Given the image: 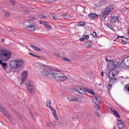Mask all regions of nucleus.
<instances>
[{
    "instance_id": "1",
    "label": "nucleus",
    "mask_w": 129,
    "mask_h": 129,
    "mask_svg": "<svg viewBox=\"0 0 129 129\" xmlns=\"http://www.w3.org/2000/svg\"><path fill=\"white\" fill-rule=\"evenodd\" d=\"M107 62L108 61H110L108 63V68L110 69L111 70L108 74L109 78H112L115 77L118 73L117 70H116L115 68L117 69L118 68H122L120 65V62L117 61L113 62L112 60L106 59Z\"/></svg>"
},
{
    "instance_id": "2",
    "label": "nucleus",
    "mask_w": 129,
    "mask_h": 129,
    "mask_svg": "<svg viewBox=\"0 0 129 129\" xmlns=\"http://www.w3.org/2000/svg\"><path fill=\"white\" fill-rule=\"evenodd\" d=\"M24 64V61L21 59L19 58L11 61L10 65L13 68L17 69L22 68Z\"/></svg>"
},
{
    "instance_id": "3",
    "label": "nucleus",
    "mask_w": 129,
    "mask_h": 129,
    "mask_svg": "<svg viewBox=\"0 0 129 129\" xmlns=\"http://www.w3.org/2000/svg\"><path fill=\"white\" fill-rule=\"evenodd\" d=\"M11 53L9 50L4 48L0 50V58L4 61H7L10 58Z\"/></svg>"
},
{
    "instance_id": "4",
    "label": "nucleus",
    "mask_w": 129,
    "mask_h": 129,
    "mask_svg": "<svg viewBox=\"0 0 129 129\" xmlns=\"http://www.w3.org/2000/svg\"><path fill=\"white\" fill-rule=\"evenodd\" d=\"M120 65L121 67L124 68H129V56L125 57L120 63Z\"/></svg>"
},
{
    "instance_id": "5",
    "label": "nucleus",
    "mask_w": 129,
    "mask_h": 129,
    "mask_svg": "<svg viewBox=\"0 0 129 129\" xmlns=\"http://www.w3.org/2000/svg\"><path fill=\"white\" fill-rule=\"evenodd\" d=\"M54 78L57 81H63L68 79V78L65 76H63L60 73H55Z\"/></svg>"
},
{
    "instance_id": "6",
    "label": "nucleus",
    "mask_w": 129,
    "mask_h": 129,
    "mask_svg": "<svg viewBox=\"0 0 129 129\" xmlns=\"http://www.w3.org/2000/svg\"><path fill=\"white\" fill-rule=\"evenodd\" d=\"M114 8V6H110L106 8L101 12L102 14H107L108 13L112 11Z\"/></svg>"
},
{
    "instance_id": "7",
    "label": "nucleus",
    "mask_w": 129,
    "mask_h": 129,
    "mask_svg": "<svg viewBox=\"0 0 129 129\" xmlns=\"http://www.w3.org/2000/svg\"><path fill=\"white\" fill-rule=\"evenodd\" d=\"M26 85L28 89H33L35 88L33 82L31 81L27 80L26 83Z\"/></svg>"
},
{
    "instance_id": "8",
    "label": "nucleus",
    "mask_w": 129,
    "mask_h": 129,
    "mask_svg": "<svg viewBox=\"0 0 129 129\" xmlns=\"http://www.w3.org/2000/svg\"><path fill=\"white\" fill-rule=\"evenodd\" d=\"M60 125L61 124V122L59 121L51 122H47L46 125V126H53L56 124Z\"/></svg>"
},
{
    "instance_id": "9",
    "label": "nucleus",
    "mask_w": 129,
    "mask_h": 129,
    "mask_svg": "<svg viewBox=\"0 0 129 129\" xmlns=\"http://www.w3.org/2000/svg\"><path fill=\"white\" fill-rule=\"evenodd\" d=\"M27 71H24L22 73V79L20 84H21L23 83L27 76Z\"/></svg>"
},
{
    "instance_id": "10",
    "label": "nucleus",
    "mask_w": 129,
    "mask_h": 129,
    "mask_svg": "<svg viewBox=\"0 0 129 129\" xmlns=\"http://www.w3.org/2000/svg\"><path fill=\"white\" fill-rule=\"evenodd\" d=\"M118 127L120 129H123L124 128L123 123L119 119L117 120Z\"/></svg>"
},
{
    "instance_id": "11",
    "label": "nucleus",
    "mask_w": 129,
    "mask_h": 129,
    "mask_svg": "<svg viewBox=\"0 0 129 129\" xmlns=\"http://www.w3.org/2000/svg\"><path fill=\"white\" fill-rule=\"evenodd\" d=\"M110 21L112 23L115 22L119 23V22L118 17L115 16H114L111 18Z\"/></svg>"
},
{
    "instance_id": "12",
    "label": "nucleus",
    "mask_w": 129,
    "mask_h": 129,
    "mask_svg": "<svg viewBox=\"0 0 129 129\" xmlns=\"http://www.w3.org/2000/svg\"><path fill=\"white\" fill-rule=\"evenodd\" d=\"M35 28L36 27L35 26L31 23L29 27H28V28L27 29L29 31H35Z\"/></svg>"
},
{
    "instance_id": "13",
    "label": "nucleus",
    "mask_w": 129,
    "mask_h": 129,
    "mask_svg": "<svg viewBox=\"0 0 129 129\" xmlns=\"http://www.w3.org/2000/svg\"><path fill=\"white\" fill-rule=\"evenodd\" d=\"M73 91H77L82 94H84L86 91L85 89H72Z\"/></svg>"
},
{
    "instance_id": "14",
    "label": "nucleus",
    "mask_w": 129,
    "mask_h": 129,
    "mask_svg": "<svg viewBox=\"0 0 129 129\" xmlns=\"http://www.w3.org/2000/svg\"><path fill=\"white\" fill-rule=\"evenodd\" d=\"M111 111L112 112H113L114 115L117 118H120V115L118 113V112L115 110L114 109H111Z\"/></svg>"
},
{
    "instance_id": "15",
    "label": "nucleus",
    "mask_w": 129,
    "mask_h": 129,
    "mask_svg": "<svg viewBox=\"0 0 129 129\" xmlns=\"http://www.w3.org/2000/svg\"><path fill=\"white\" fill-rule=\"evenodd\" d=\"M50 70H45L41 72L43 76H47Z\"/></svg>"
},
{
    "instance_id": "16",
    "label": "nucleus",
    "mask_w": 129,
    "mask_h": 129,
    "mask_svg": "<svg viewBox=\"0 0 129 129\" xmlns=\"http://www.w3.org/2000/svg\"><path fill=\"white\" fill-rule=\"evenodd\" d=\"M97 15L95 13H90L88 15L89 17L92 19H93L97 16Z\"/></svg>"
},
{
    "instance_id": "17",
    "label": "nucleus",
    "mask_w": 129,
    "mask_h": 129,
    "mask_svg": "<svg viewBox=\"0 0 129 129\" xmlns=\"http://www.w3.org/2000/svg\"><path fill=\"white\" fill-rule=\"evenodd\" d=\"M49 72H50L49 73L47 76L48 77V78H53V77H54L55 73H54L53 72L50 70Z\"/></svg>"
},
{
    "instance_id": "18",
    "label": "nucleus",
    "mask_w": 129,
    "mask_h": 129,
    "mask_svg": "<svg viewBox=\"0 0 129 129\" xmlns=\"http://www.w3.org/2000/svg\"><path fill=\"white\" fill-rule=\"evenodd\" d=\"M107 4V2L106 1H102L99 2V6H101L105 5Z\"/></svg>"
},
{
    "instance_id": "19",
    "label": "nucleus",
    "mask_w": 129,
    "mask_h": 129,
    "mask_svg": "<svg viewBox=\"0 0 129 129\" xmlns=\"http://www.w3.org/2000/svg\"><path fill=\"white\" fill-rule=\"evenodd\" d=\"M110 79V81L109 84L110 83L112 82L113 84H114L117 82V80L114 77H112V78H109Z\"/></svg>"
},
{
    "instance_id": "20",
    "label": "nucleus",
    "mask_w": 129,
    "mask_h": 129,
    "mask_svg": "<svg viewBox=\"0 0 129 129\" xmlns=\"http://www.w3.org/2000/svg\"><path fill=\"white\" fill-rule=\"evenodd\" d=\"M30 47L32 48L34 50L36 51H39L41 50V49L33 45H31Z\"/></svg>"
},
{
    "instance_id": "21",
    "label": "nucleus",
    "mask_w": 129,
    "mask_h": 129,
    "mask_svg": "<svg viewBox=\"0 0 129 129\" xmlns=\"http://www.w3.org/2000/svg\"><path fill=\"white\" fill-rule=\"evenodd\" d=\"M31 24L28 21H25L23 23L24 26L25 28H28V27H29L30 24Z\"/></svg>"
},
{
    "instance_id": "22",
    "label": "nucleus",
    "mask_w": 129,
    "mask_h": 129,
    "mask_svg": "<svg viewBox=\"0 0 129 129\" xmlns=\"http://www.w3.org/2000/svg\"><path fill=\"white\" fill-rule=\"evenodd\" d=\"M37 16L36 15H34L33 16H30L28 17V20L31 21L34 20L37 18Z\"/></svg>"
},
{
    "instance_id": "23",
    "label": "nucleus",
    "mask_w": 129,
    "mask_h": 129,
    "mask_svg": "<svg viewBox=\"0 0 129 129\" xmlns=\"http://www.w3.org/2000/svg\"><path fill=\"white\" fill-rule=\"evenodd\" d=\"M79 98H77L76 97H73L70 98H69V100L70 101H76L78 100V99H79Z\"/></svg>"
},
{
    "instance_id": "24",
    "label": "nucleus",
    "mask_w": 129,
    "mask_h": 129,
    "mask_svg": "<svg viewBox=\"0 0 129 129\" xmlns=\"http://www.w3.org/2000/svg\"><path fill=\"white\" fill-rule=\"evenodd\" d=\"M34 66L38 68H40L42 67V65L39 62H36L34 64Z\"/></svg>"
},
{
    "instance_id": "25",
    "label": "nucleus",
    "mask_w": 129,
    "mask_h": 129,
    "mask_svg": "<svg viewBox=\"0 0 129 129\" xmlns=\"http://www.w3.org/2000/svg\"><path fill=\"white\" fill-rule=\"evenodd\" d=\"M90 89H86V92H88L91 94H92L93 95L94 94V91L92 90H90Z\"/></svg>"
},
{
    "instance_id": "26",
    "label": "nucleus",
    "mask_w": 129,
    "mask_h": 129,
    "mask_svg": "<svg viewBox=\"0 0 129 129\" xmlns=\"http://www.w3.org/2000/svg\"><path fill=\"white\" fill-rule=\"evenodd\" d=\"M8 120L11 122L14 125H15V124L14 123V122H13V118L10 115H9V116H8L7 117Z\"/></svg>"
},
{
    "instance_id": "27",
    "label": "nucleus",
    "mask_w": 129,
    "mask_h": 129,
    "mask_svg": "<svg viewBox=\"0 0 129 129\" xmlns=\"http://www.w3.org/2000/svg\"><path fill=\"white\" fill-rule=\"evenodd\" d=\"M1 65L2 66V68L4 69L5 70H6V67H7L6 63L5 62H3L2 63Z\"/></svg>"
},
{
    "instance_id": "28",
    "label": "nucleus",
    "mask_w": 129,
    "mask_h": 129,
    "mask_svg": "<svg viewBox=\"0 0 129 129\" xmlns=\"http://www.w3.org/2000/svg\"><path fill=\"white\" fill-rule=\"evenodd\" d=\"M62 15L63 17L66 19H68L71 17V16L69 14H63Z\"/></svg>"
},
{
    "instance_id": "29",
    "label": "nucleus",
    "mask_w": 129,
    "mask_h": 129,
    "mask_svg": "<svg viewBox=\"0 0 129 129\" xmlns=\"http://www.w3.org/2000/svg\"><path fill=\"white\" fill-rule=\"evenodd\" d=\"M92 44V42L90 41H88L86 42L85 45L87 47H89L91 46Z\"/></svg>"
},
{
    "instance_id": "30",
    "label": "nucleus",
    "mask_w": 129,
    "mask_h": 129,
    "mask_svg": "<svg viewBox=\"0 0 129 129\" xmlns=\"http://www.w3.org/2000/svg\"><path fill=\"white\" fill-rule=\"evenodd\" d=\"M51 101L50 100H48L46 102V106L49 107H51Z\"/></svg>"
},
{
    "instance_id": "31",
    "label": "nucleus",
    "mask_w": 129,
    "mask_h": 129,
    "mask_svg": "<svg viewBox=\"0 0 129 129\" xmlns=\"http://www.w3.org/2000/svg\"><path fill=\"white\" fill-rule=\"evenodd\" d=\"M52 113L55 119L56 120H58V118L57 116L56 112L55 111V112H53Z\"/></svg>"
},
{
    "instance_id": "32",
    "label": "nucleus",
    "mask_w": 129,
    "mask_h": 129,
    "mask_svg": "<svg viewBox=\"0 0 129 129\" xmlns=\"http://www.w3.org/2000/svg\"><path fill=\"white\" fill-rule=\"evenodd\" d=\"M9 2L10 4L13 6L15 5L16 3V2L13 0H10L9 1Z\"/></svg>"
},
{
    "instance_id": "33",
    "label": "nucleus",
    "mask_w": 129,
    "mask_h": 129,
    "mask_svg": "<svg viewBox=\"0 0 129 129\" xmlns=\"http://www.w3.org/2000/svg\"><path fill=\"white\" fill-rule=\"evenodd\" d=\"M0 110L1 112H5V111L6 110L4 107L0 105Z\"/></svg>"
},
{
    "instance_id": "34",
    "label": "nucleus",
    "mask_w": 129,
    "mask_h": 129,
    "mask_svg": "<svg viewBox=\"0 0 129 129\" xmlns=\"http://www.w3.org/2000/svg\"><path fill=\"white\" fill-rule=\"evenodd\" d=\"M86 25V23L83 22H80L78 23V26H84Z\"/></svg>"
},
{
    "instance_id": "35",
    "label": "nucleus",
    "mask_w": 129,
    "mask_h": 129,
    "mask_svg": "<svg viewBox=\"0 0 129 129\" xmlns=\"http://www.w3.org/2000/svg\"><path fill=\"white\" fill-rule=\"evenodd\" d=\"M3 113H4V115L7 117L10 115L8 113V111L6 110L5 111V112H4Z\"/></svg>"
},
{
    "instance_id": "36",
    "label": "nucleus",
    "mask_w": 129,
    "mask_h": 129,
    "mask_svg": "<svg viewBox=\"0 0 129 129\" xmlns=\"http://www.w3.org/2000/svg\"><path fill=\"white\" fill-rule=\"evenodd\" d=\"M61 59L62 60H65L66 61H69V62H70L71 61V60H70L68 58L65 57H62L61 58Z\"/></svg>"
},
{
    "instance_id": "37",
    "label": "nucleus",
    "mask_w": 129,
    "mask_h": 129,
    "mask_svg": "<svg viewBox=\"0 0 129 129\" xmlns=\"http://www.w3.org/2000/svg\"><path fill=\"white\" fill-rule=\"evenodd\" d=\"M39 16L40 18L42 19H46L47 17L46 16L42 15H40Z\"/></svg>"
},
{
    "instance_id": "38",
    "label": "nucleus",
    "mask_w": 129,
    "mask_h": 129,
    "mask_svg": "<svg viewBox=\"0 0 129 129\" xmlns=\"http://www.w3.org/2000/svg\"><path fill=\"white\" fill-rule=\"evenodd\" d=\"M106 26H107L109 28H110V29H113V30H114L113 29V28L111 26V25L109 23L107 24Z\"/></svg>"
},
{
    "instance_id": "39",
    "label": "nucleus",
    "mask_w": 129,
    "mask_h": 129,
    "mask_svg": "<svg viewBox=\"0 0 129 129\" xmlns=\"http://www.w3.org/2000/svg\"><path fill=\"white\" fill-rule=\"evenodd\" d=\"M83 37L84 39H87L89 38V36L88 35H83Z\"/></svg>"
},
{
    "instance_id": "40",
    "label": "nucleus",
    "mask_w": 129,
    "mask_h": 129,
    "mask_svg": "<svg viewBox=\"0 0 129 129\" xmlns=\"http://www.w3.org/2000/svg\"><path fill=\"white\" fill-rule=\"evenodd\" d=\"M87 89L86 87H83L81 86H77L74 89Z\"/></svg>"
},
{
    "instance_id": "41",
    "label": "nucleus",
    "mask_w": 129,
    "mask_h": 129,
    "mask_svg": "<svg viewBox=\"0 0 129 129\" xmlns=\"http://www.w3.org/2000/svg\"><path fill=\"white\" fill-rule=\"evenodd\" d=\"M28 92H30V93L33 94L34 92V89H28Z\"/></svg>"
},
{
    "instance_id": "42",
    "label": "nucleus",
    "mask_w": 129,
    "mask_h": 129,
    "mask_svg": "<svg viewBox=\"0 0 129 129\" xmlns=\"http://www.w3.org/2000/svg\"><path fill=\"white\" fill-rule=\"evenodd\" d=\"M106 16V14H102V19L104 20L105 19Z\"/></svg>"
},
{
    "instance_id": "43",
    "label": "nucleus",
    "mask_w": 129,
    "mask_h": 129,
    "mask_svg": "<svg viewBox=\"0 0 129 129\" xmlns=\"http://www.w3.org/2000/svg\"><path fill=\"white\" fill-rule=\"evenodd\" d=\"M96 86L98 87L99 88H103V85L101 84H100V85L99 84H98L96 85Z\"/></svg>"
},
{
    "instance_id": "44",
    "label": "nucleus",
    "mask_w": 129,
    "mask_h": 129,
    "mask_svg": "<svg viewBox=\"0 0 129 129\" xmlns=\"http://www.w3.org/2000/svg\"><path fill=\"white\" fill-rule=\"evenodd\" d=\"M95 108L97 110H99L100 109V108L98 106V104H96L95 106Z\"/></svg>"
},
{
    "instance_id": "45",
    "label": "nucleus",
    "mask_w": 129,
    "mask_h": 129,
    "mask_svg": "<svg viewBox=\"0 0 129 129\" xmlns=\"http://www.w3.org/2000/svg\"><path fill=\"white\" fill-rule=\"evenodd\" d=\"M49 108L51 110L52 113H53V112H55V111H56L55 110L51 107H49Z\"/></svg>"
},
{
    "instance_id": "46",
    "label": "nucleus",
    "mask_w": 129,
    "mask_h": 129,
    "mask_svg": "<svg viewBox=\"0 0 129 129\" xmlns=\"http://www.w3.org/2000/svg\"><path fill=\"white\" fill-rule=\"evenodd\" d=\"M42 24L43 25L46 26H47L48 24V23L46 22H43Z\"/></svg>"
},
{
    "instance_id": "47",
    "label": "nucleus",
    "mask_w": 129,
    "mask_h": 129,
    "mask_svg": "<svg viewBox=\"0 0 129 129\" xmlns=\"http://www.w3.org/2000/svg\"><path fill=\"white\" fill-rule=\"evenodd\" d=\"M124 89H129V83L127 84L125 86Z\"/></svg>"
},
{
    "instance_id": "48",
    "label": "nucleus",
    "mask_w": 129,
    "mask_h": 129,
    "mask_svg": "<svg viewBox=\"0 0 129 129\" xmlns=\"http://www.w3.org/2000/svg\"><path fill=\"white\" fill-rule=\"evenodd\" d=\"M54 54L56 56H57V57H60L61 56L60 55L59 53H54Z\"/></svg>"
},
{
    "instance_id": "49",
    "label": "nucleus",
    "mask_w": 129,
    "mask_h": 129,
    "mask_svg": "<svg viewBox=\"0 0 129 129\" xmlns=\"http://www.w3.org/2000/svg\"><path fill=\"white\" fill-rule=\"evenodd\" d=\"M96 100L95 99H92V102L94 103L95 105H96V104H97V102Z\"/></svg>"
},
{
    "instance_id": "50",
    "label": "nucleus",
    "mask_w": 129,
    "mask_h": 129,
    "mask_svg": "<svg viewBox=\"0 0 129 129\" xmlns=\"http://www.w3.org/2000/svg\"><path fill=\"white\" fill-rule=\"evenodd\" d=\"M98 117H100V115L99 114L96 112H95L94 113Z\"/></svg>"
},
{
    "instance_id": "51",
    "label": "nucleus",
    "mask_w": 129,
    "mask_h": 129,
    "mask_svg": "<svg viewBox=\"0 0 129 129\" xmlns=\"http://www.w3.org/2000/svg\"><path fill=\"white\" fill-rule=\"evenodd\" d=\"M28 12H29L27 10H25V11H24L23 12V13L24 14H26L28 13Z\"/></svg>"
},
{
    "instance_id": "52",
    "label": "nucleus",
    "mask_w": 129,
    "mask_h": 129,
    "mask_svg": "<svg viewBox=\"0 0 129 129\" xmlns=\"http://www.w3.org/2000/svg\"><path fill=\"white\" fill-rule=\"evenodd\" d=\"M121 42L122 43H123L124 44H126L127 43V42H126L125 41L123 40H121Z\"/></svg>"
},
{
    "instance_id": "53",
    "label": "nucleus",
    "mask_w": 129,
    "mask_h": 129,
    "mask_svg": "<svg viewBox=\"0 0 129 129\" xmlns=\"http://www.w3.org/2000/svg\"><path fill=\"white\" fill-rule=\"evenodd\" d=\"M92 34L94 37L96 36L97 35L96 33L95 32H94Z\"/></svg>"
},
{
    "instance_id": "54",
    "label": "nucleus",
    "mask_w": 129,
    "mask_h": 129,
    "mask_svg": "<svg viewBox=\"0 0 129 129\" xmlns=\"http://www.w3.org/2000/svg\"><path fill=\"white\" fill-rule=\"evenodd\" d=\"M5 17H9V13H7L5 14Z\"/></svg>"
},
{
    "instance_id": "55",
    "label": "nucleus",
    "mask_w": 129,
    "mask_h": 129,
    "mask_svg": "<svg viewBox=\"0 0 129 129\" xmlns=\"http://www.w3.org/2000/svg\"><path fill=\"white\" fill-rule=\"evenodd\" d=\"M46 27L48 29H50V28H51V27L50 26H48V25L46 26Z\"/></svg>"
},
{
    "instance_id": "56",
    "label": "nucleus",
    "mask_w": 129,
    "mask_h": 129,
    "mask_svg": "<svg viewBox=\"0 0 129 129\" xmlns=\"http://www.w3.org/2000/svg\"><path fill=\"white\" fill-rule=\"evenodd\" d=\"M112 85L111 84H109L108 86V89H110L112 87Z\"/></svg>"
},
{
    "instance_id": "57",
    "label": "nucleus",
    "mask_w": 129,
    "mask_h": 129,
    "mask_svg": "<svg viewBox=\"0 0 129 129\" xmlns=\"http://www.w3.org/2000/svg\"><path fill=\"white\" fill-rule=\"evenodd\" d=\"M93 97L94 98V99H95V100H96V99L97 98V96L95 95L94 94V95H93Z\"/></svg>"
},
{
    "instance_id": "58",
    "label": "nucleus",
    "mask_w": 129,
    "mask_h": 129,
    "mask_svg": "<svg viewBox=\"0 0 129 129\" xmlns=\"http://www.w3.org/2000/svg\"><path fill=\"white\" fill-rule=\"evenodd\" d=\"M84 39L83 38H83H81L79 39V40L81 41H84Z\"/></svg>"
},
{
    "instance_id": "59",
    "label": "nucleus",
    "mask_w": 129,
    "mask_h": 129,
    "mask_svg": "<svg viewBox=\"0 0 129 129\" xmlns=\"http://www.w3.org/2000/svg\"><path fill=\"white\" fill-rule=\"evenodd\" d=\"M50 18L52 19H56L53 16H50Z\"/></svg>"
},
{
    "instance_id": "60",
    "label": "nucleus",
    "mask_w": 129,
    "mask_h": 129,
    "mask_svg": "<svg viewBox=\"0 0 129 129\" xmlns=\"http://www.w3.org/2000/svg\"><path fill=\"white\" fill-rule=\"evenodd\" d=\"M96 100L98 101H101V99L99 97H97Z\"/></svg>"
},
{
    "instance_id": "61",
    "label": "nucleus",
    "mask_w": 129,
    "mask_h": 129,
    "mask_svg": "<svg viewBox=\"0 0 129 129\" xmlns=\"http://www.w3.org/2000/svg\"><path fill=\"white\" fill-rule=\"evenodd\" d=\"M8 69V68L7 69V70H6V71H7V72H8V73L10 72L11 71V70L9 71Z\"/></svg>"
},
{
    "instance_id": "62",
    "label": "nucleus",
    "mask_w": 129,
    "mask_h": 129,
    "mask_svg": "<svg viewBox=\"0 0 129 129\" xmlns=\"http://www.w3.org/2000/svg\"><path fill=\"white\" fill-rule=\"evenodd\" d=\"M125 38V37H124L123 36H119L117 38Z\"/></svg>"
},
{
    "instance_id": "63",
    "label": "nucleus",
    "mask_w": 129,
    "mask_h": 129,
    "mask_svg": "<svg viewBox=\"0 0 129 129\" xmlns=\"http://www.w3.org/2000/svg\"><path fill=\"white\" fill-rule=\"evenodd\" d=\"M126 92H127L129 94V89H127V90H126Z\"/></svg>"
},
{
    "instance_id": "64",
    "label": "nucleus",
    "mask_w": 129,
    "mask_h": 129,
    "mask_svg": "<svg viewBox=\"0 0 129 129\" xmlns=\"http://www.w3.org/2000/svg\"><path fill=\"white\" fill-rule=\"evenodd\" d=\"M2 60H0V64H1L2 63H3V62H2Z\"/></svg>"
}]
</instances>
